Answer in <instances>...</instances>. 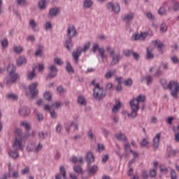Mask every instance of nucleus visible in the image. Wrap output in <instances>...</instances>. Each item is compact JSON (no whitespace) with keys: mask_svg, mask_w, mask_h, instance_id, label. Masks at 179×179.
Segmentation results:
<instances>
[{"mask_svg":"<svg viewBox=\"0 0 179 179\" xmlns=\"http://www.w3.org/2000/svg\"><path fill=\"white\" fill-rule=\"evenodd\" d=\"M152 51H153V48H152V47H148L147 48V53H146L147 59H153V58H155V55H153V52H152Z\"/></svg>","mask_w":179,"mask_h":179,"instance_id":"27","label":"nucleus"},{"mask_svg":"<svg viewBox=\"0 0 179 179\" xmlns=\"http://www.w3.org/2000/svg\"><path fill=\"white\" fill-rule=\"evenodd\" d=\"M8 155L13 159H17L19 157V150L13 148L10 150Z\"/></svg>","mask_w":179,"mask_h":179,"instance_id":"21","label":"nucleus"},{"mask_svg":"<svg viewBox=\"0 0 179 179\" xmlns=\"http://www.w3.org/2000/svg\"><path fill=\"white\" fill-rule=\"evenodd\" d=\"M145 15L148 19H149V20H155V15H153V13L148 11L145 13Z\"/></svg>","mask_w":179,"mask_h":179,"instance_id":"58","label":"nucleus"},{"mask_svg":"<svg viewBox=\"0 0 179 179\" xmlns=\"http://www.w3.org/2000/svg\"><path fill=\"white\" fill-rule=\"evenodd\" d=\"M54 62L55 64H57V65H62V64H64V62L62 61V58H59V57H55L54 59Z\"/></svg>","mask_w":179,"mask_h":179,"instance_id":"54","label":"nucleus"},{"mask_svg":"<svg viewBox=\"0 0 179 179\" xmlns=\"http://www.w3.org/2000/svg\"><path fill=\"white\" fill-rule=\"evenodd\" d=\"M41 149H43V145H41V143H39L34 149V151L36 153H38V152H40V150H41Z\"/></svg>","mask_w":179,"mask_h":179,"instance_id":"63","label":"nucleus"},{"mask_svg":"<svg viewBox=\"0 0 179 179\" xmlns=\"http://www.w3.org/2000/svg\"><path fill=\"white\" fill-rule=\"evenodd\" d=\"M158 15L159 16H166L167 15V10H166V8L163 5L158 9Z\"/></svg>","mask_w":179,"mask_h":179,"instance_id":"35","label":"nucleus"},{"mask_svg":"<svg viewBox=\"0 0 179 179\" xmlns=\"http://www.w3.org/2000/svg\"><path fill=\"white\" fill-rule=\"evenodd\" d=\"M159 31L161 33H166L167 31V24L166 22H162L159 26Z\"/></svg>","mask_w":179,"mask_h":179,"instance_id":"43","label":"nucleus"},{"mask_svg":"<svg viewBox=\"0 0 179 179\" xmlns=\"http://www.w3.org/2000/svg\"><path fill=\"white\" fill-rule=\"evenodd\" d=\"M57 91L59 93V94H62L66 92L65 89L63 88L62 86H59L57 87Z\"/></svg>","mask_w":179,"mask_h":179,"instance_id":"60","label":"nucleus"},{"mask_svg":"<svg viewBox=\"0 0 179 179\" xmlns=\"http://www.w3.org/2000/svg\"><path fill=\"white\" fill-rule=\"evenodd\" d=\"M90 45H92V43H90V41H87L84 44L83 48H82V51L84 54H86V52L90 50Z\"/></svg>","mask_w":179,"mask_h":179,"instance_id":"33","label":"nucleus"},{"mask_svg":"<svg viewBox=\"0 0 179 179\" xmlns=\"http://www.w3.org/2000/svg\"><path fill=\"white\" fill-rule=\"evenodd\" d=\"M45 30L49 31L52 29V23L50 21H47L44 24Z\"/></svg>","mask_w":179,"mask_h":179,"instance_id":"40","label":"nucleus"},{"mask_svg":"<svg viewBox=\"0 0 179 179\" xmlns=\"http://www.w3.org/2000/svg\"><path fill=\"white\" fill-rule=\"evenodd\" d=\"M132 83H134V81L131 78H128L124 81L125 86H132Z\"/></svg>","mask_w":179,"mask_h":179,"instance_id":"62","label":"nucleus"},{"mask_svg":"<svg viewBox=\"0 0 179 179\" xmlns=\"http://www.w3.org/2000/svg\"><path fill=\"white\" fill-rule=\"evenodd\" d=\"M82 46H79L76 50L73 52V58L75 59L76 64L79 62V57L82 55Z\"/></svg>","mask_w":179,"mask_h":179,"instance_id":"12","label":"nucleus"},{"mask_svg":"<svg viewBox=\"0 0 179 179\" xmlns=\"http://www.w3.org/2000/svg\"><path fill=\"white\" fill-rule=\"evenodd\" d=\"M83 6L85 9H89L93 6V0H84Z\"/></svg>","mask_w":179,"mask_h":179,"instance_id":"31","label":"nucleus"},{"mask_svg":"<svg viewBox=\"0 0 179 179\" xmlns=\"http://www.w3.org/2000/svg\"><path fill=\"white\" fill-rule=\"evenodd\" d=\"M106 8L108 10L113 12V13H115L116 15H118L121 10V7L118 3H113V2H109L106 4Z\"/></svg>","mask_w":179,"mask_h":179,"instance_id":"7","label":"nucleus"},{"mask_svg":"<svg viewBox=\"0 0 179 179\" xmlns=\"http://www.w3.org/2000/svg\"><path fill=\"white\" fill-rule=\"evenodd\" d=\"M121 108V102L118 101L115 106H113V108L112 109L113 113H118V110Z\"/></svg>","mask_w":179,"mask_h":179,"instance_id":"41","label":"nucleus"},{"mask_svg":"<svg viewBox=\"0 0 179 179\" xmlns=\"http://www.w3.org/2000/svg\"><path fill=\"white\" fill-rule=\"evenodd\" d=\"M132 40H134V41H138V40H141V34H134L132 37H131Z\"/></svg>","mask_w":179,"mask_h":179,"instance_id":"59","label":"nucleus"},{"mask_svg":"<svg viewBox=\"0 0 179 179\" xmlns=\"http://www.w3.org/2000/svg\"><path fill=\"white\" fill-rule=\"evenodd\" d=\"M107 52H108L112 58L110 62V66H115V65H117L120 64V61H121V55L120 53L115 55V48H114L111 45H108L106 48Z\"/></svg>","mask_w":179,"mask_h":179,"instance_id":"2","label":"nucleus"},{"mask_svg":"<svg viewBox=\"0 0 179 179\" xmlns=\"http://www.w3.org/2000/svg\"><path fill=\"white\" fill-rule=\"evenodd\" d=\"M78 34V31H76V29L73 26L69 27L67 29V36H69V38H72V37H75Z\"/></svg>","mask_w":179,"mask_h":179,"instance_id":"15","label":"nucleus"},{"mask_svg":"<svg viewBox=\"0 0 179 179\" xmlns=\"http://www.w3.org/2000/svg\"><path fill=\"white\" fill-rule=\"evenodd\" d=\"M8 176L10 178L17 179L19 178V169H15L16 167V164H12L9 163L8 164Z\"/></svg>","mask_w":179,"mask_h":179,"instance_id":"6","label":"nucleus"},{"mask_svg":"<svg viewBox=\"0 0 179 179\" xmlns=\"http://www.w3.org/2000/svg\"><path fill=\"white\" fill-rule=\"evenodd\" d=\"M157 175V172L156 171V169L150 171V177L154 178L156 177Z\"/></svg>","mask_w":179,"mask_h":179,"instance_id":"64","label":"nucleus"},{"mask_svg":"<svg viewBox=\"0 0 179 179\" xmlns=\"http://www.w3.org/2000/svg\"><path fill=\"white\" fill-rule=\"evenodd\" d=\"M22 176H26V174H29L30 173V168L29 166H26L20 171Z\"/></svg>","mask_w":179,"mask_h":179,"instance_id":"49","label":"nucleus"},{"mask_svg":"<svg viewBox=\"0 0 179 179\" xmlns=\"http://www.w3.org/2000/svg\"><path fill=\"white\" fill-rule=\"evenodd\" d=\"M139 103L134 98L130 101V107L132 111V115L136 117L138 115V111L139 110Z\"/></svg>","mask_w":179,"mask_h":179,"instance_id":"8","label":"nucleus"},{"mask_svg":"<svg viewBox=\"0 0 179 179\" xmlns=\"http://www.w3.org/2000/svg\"><path fill=\"white\" fill-rule=\"evenodd\" d=\"M73 170L75 171V173H77L78 174H83L82 175V178L83 179H86L89 176H86L85 173H83V171L82 170V167L80 166H76L73 168Z\"/></svg>","mask_w":179,"mask_h":179,"instance_id":"18","label":"nucleus"},{"mask_svg":"<svg viewBox=\"0 0 179 179\" xmlns=\"http://www.w3.org/2000/svg\"><path fill=\"white\" fill-rule=\"evenodd\" d=\"M59 12H61V8H59V7L52 8L49 10L48 17L49 19H53V17H57V15H59Z\"/></svg>","mask_w":179,"mask_h":179,"instance_id":"10","label":"nucleus"},{"mask_svg":"<svg viewBox=\"0 0 179 179\" xmlns=\"http://www.w3.org/2000/svg\"><path fill=\"white\" fill-rule=\"evenodd\" d=\"M172 3L173 4V10L176 12H178L179 10V1H176L174 0L172 1Z\"/></svg>","mask_w":179,"mask_h":179,"instance_id":"52","label":"nucleus"},{"mask_svg":"<svg viewBox=\"0 0 179 179\" xmlns=\"http://www.w3.org/2000/svg\"><path fill=\"white\" fill-rule=\"evenodd\" d=\"M64 47L67 49V50H71L72 48V47H73V43H72V38H69L65 43H64Z\"/></svg>","mask_w":179,"mask_h":179,"instance_id":"30","label":"nucleus"},{"mask_svg":"<svg viewBox=\"0 0 179 179\" xmlns=\"http://www.w3.org/2000/svg\"><path fill=\"white\" fill-rule=\"evenodd\" d=\"M20 125L21 127H24L27 131H29L31 128L30 123H29L28 122H22L20 123Z\"/></svg>","mask_w":179,"mask_h":179,"instance_id":"51","label":"nucleus"},{"mask_svg":"<svg viewBox=\"0 0 179 179\" xmlns=\"http://www.w3.org/2000/svg\"><path fill=\"white\" fill-rule=\"evenodd\" d=\"M116 73H117L116 69H113L112 71L109 70L106 73L105 78L106 79H111V78H113V76H115Z\"/></svg>","mask_w":179,"mask_h":179,"instance_id":"24","label":"nucleus"},{"mask_svg":"<svg viewBox=\"0 0 179 179\" xmlns=\"http://www.w3.org/2000/svg\"><path fill=\"white\" fill-rule=\"evenodd\" d=\"M159 171L161 173H162L163 174H167L169 171H167V168H166V166H164V165H162L160 167Z\"/></svg>","mask_w":179,"mask_h":179,"instance_id":"61","label":"nucleus"},{"mask_svg":"<svg viewBox=\"0 0 179 179\" xmlns=\"http://www.w3.org/2000/svg\"><path fill=\"white\" fill-rule=\"evenodd\" d=\"M34 113L35 114H36L38 121H43V120L44 119L43 114L38 113L36 109L34 110Z\"/></svg>","mask_w":179,"mask_h":179,"instance_id":"56","label":"nucleus"},{"mask_svg":"<svg viewBox=\"0 0 179 179\" xmlns=\"http://www.w3.org/2000/svg\"><path fill=\"white\" fill-rule=\"evenodd\" d=\"M134 17L135 14L134 13H130L124 15V17H123V20L126 23H129V22H131V20H132Z\"/></svg>","mask_w":179,"mask_h":179,"instance_id":"22","label":"nucleus"},{"mask_svg":"<svg viewBox=\"0 0 179 179\" xmlns=\"http://www.w3.org/2000/svg\"><path fill=\"white\" fill-rule=\"evenodd\" d=\"M97 51L99 52L102 62H107V61H108V54H107L106 49L103 47L100 48V45H99V43H94L92 48V52L96 54Z\"/></svg>","mask_w":179,"mask_h":179,"instance_id":"4","label":"nucleus"},{"mask_svg":"<svg viewBox=\"0 0 179 179\" xmlns=\"http://www.w3.org/2000/svg\"><path fill=\"white\" fill-rule=\"evenodd\" d=\"M86 159L88 163H93L94 162V155H93V152L90 151L88 152L86 155Z\"/></svg>","mask_w":179,"mask_h":179,"instance_id":"29","label":"nucleus"},{"mask_svg":"<svg viewBox=\"0 0 179 179\" xmlns=\"http://www.w3.org/2000/svg\"><path fill=\"white\" fill-rule=\"evenodd\" d=\"M115 136L119 141H122V142H127V136H125V134L120 133L116 134Z\"/></svg>","mask_w":179,"mask_h":179,"instance_id":"38","label":"nucleus"},{"mask_svg":"<svg viewBox=\"0 0 179 179\" xmlns=\"http://www.w3.org/2000/svg\"><path fill=\"white\" fill-rule=\"evenodd\" d=\"M8 44H9V43L8 42L7 38L3 39L1 41V47H2L3 50H5V49L8 48Z\"/></svg>","mask_w":179,"mask_h":179,"instance_id":"46","label":"nucleus"},{"mask_svg":"<svg viewBox=\"0 0 179 179\" xmlns=\"http://www.w3.org/2000/svg\"><path fill=\"white\" fill-rule=\"evenodd\" d=\"M78 103L80 104V106H86L87 101H86V98H85L84 96H79L78 98Z\"/></svg>","mask_w":179,"mask_h":179,"instance_id":"32","label":"nucleus"},{"mask_svg":"<svg viewBox=\"0 0 179 179\" xmlns=\"http://www.w3.org/2000/svg\"><path fill=\"white\" fill-rule=\"evenodd\" d=\"M99 171V166L97 165H92L88 166V173L89 174H96Z\"/></svg>","mask_w":179,"mask_h":179,"instance_id":"23","label":"nucleus"},{"mask_svg":"<svg viewBox=\"0 0 179 179\" xmlns=\"http://www.w3.org/2000/svg\"><path fill=\"white\" fill-rule=\"evenodd\" d=\"M168 89H169V90H172V92H171V95L172 96V97H174V99L178 98L179 83L177 81H170L168 85Z\"/></svg>","mask_w":179,"mask_h":179,"instance_id":"5","label":"nucleus"},{"mask_svg":"<svg viewBox=\"0 0 179 179\" xmlns=\"http://www.w3.org/2000/svg\"><path fill=\"white\" fill-rule=\"evenodd\" d=\"M15 71H16V66H15V65H13V64H10V65L8 66V75L12 74V73H16Z\"/></svg>","mask_w":179,"mask_h":179,"instance_id":"39","label":"nucleus"},{"mask_svg":"<svg viewBox=\"0 0 179 179\" xmlns=\"http://www.w3.org/2000/svg\"><path fill=\"white\" fill-rule=\"evenodd\" d=\"M140 145L143 148H150V142L149 141V137L143 138L140 142Z\"/></svg>","mask_w":179,"mask_h":179,"instance_id":"25","label":"nucleus"},{"mask_svg":"<svg viewBox=\"0 0 179 179\" xmlns=\"http://www.w3.org/2000/svg\"><path fill=\"white\" fill-rule=\"evenodd\" d=\"M152 45H155V47H157V48L159 50V52H163V48H164V44L163 43L160 42L158 40H155L152 41Z\"/></svg>","mask_w":179,"mask_h":179,"instance_id":"16","label":"nucleus"},{"mask_svg":"<svg viewBox=\"0 0 179 179\" xmlns=\"http://www.w3.org/2000/svg\"><path fill=\"white\" fill-rule=\"evenodd\" d=\"M66 71L69 73H73V72H74L73 68L72 67V66L71 65V63H69V62H67Z\"/></svg>","mask_w":179,"mask_h":179,"instance_id":"55","label":"nucleus"},{"mask_svg":"<svg viewBox=\"0 0 179 179\" xmlns=\"http://www.w3.org/2000/svg\"><path fill=\"white\" fill-rule=\"evenodd\" d=\"M48 3H50V0H39L38 3V6L40 10H45V9H47Z\"/></svg>","mask_w":179,"mask_h":179,"instance_id":"14","label":"nucleus"},{"mask_svg":"<svg viewBox=\"0 0 179 179\" xmlns=\"http://www.w3.org/2000/svg\"><path fill=\"white\" fill-rule=\"evenodd\" d=\"M37 86H38V83H32L31 84H30L29 85L28 89H29L30 92H34V90H36Z\"/></svg>","mask_w":179,"mask_h":179,"instance_id":"42","label":"nucleus"},{"mask_svg":"<svg viewBox=\"0 0 179 179\" xmlns=\"http://www.w3.org/2000/svg\"><path fill=\"white\" fill-rule=\"evenodd\" d=\"M122 114L123 115H124V117H130L131 118H136V116H133L132 115V110H131V113H129V112L127 111V110H123L122 112Z\"/></svg>","mask_w":179,"mask_h":179,"instance_id":"50","label":"nucleus"},{"mask_svg":"<svg viewBox=\"0 0 179 179\" xmlns=\"http://www.w3.org/2000/svg\"><path fill=\"white\" fill-rule=\"evenodd\" d=\"M36 69L37 66H35L33 67L32 71L28 73V79H29V80H33V79H34V77L36 76Z\"/></svg>","mask_w":179,"mask_h":179,"instance_id":"28","label":"nucleus"},{"mask_svg":"<svg viewBox=\"0 0 179 179\" xmlns=\"http://www.w3.org/2000/svg\"><path fill=\"white\" fill-rule=\"evenodd\" d=\"M60 173L56 176L55 179H62V176L64 179H66V171L64 166L60 167Z\"/></svg>","mask_w":179,"mask_h":179,"instance_id":"19","label":"nucleus"},{"mask_svg":"<svg viewBox=\"0 0 179 179\" xmlns=\"http://www.w3.org/2000/svg\"><path fill=\"white\" fill-rule=\"evenodd\" d=\"M23 131L20 129L15 130V138L13 144V149H17L23 150L24 149V145H23Z\"/></svg>","mask_w":179,"mask_h":179,"instance_id":"1","label":"nucleus"},{"mask_svg":"<svg viewBox=\"0 0 179 179\" xmlns=\"http://www.w3.org/2000/svg\"><path fill=\"white\" fill-rule=\"evenodd\" d=\"M134 99L141 104V103H144L146 100V96L145 94H140Z\"/></svg>","mask_w":179,"mask_h":179,"instance_id":"36","label":"nucleus"},{"mask_svg":"<svg viewBox=\"0 0 179 179\" xmlns=\"http://www.w3.org/2000/svg\"><path fill=\"white\" fill-rule=\"evenodd\" d=\"M43 50L44 47H43V45H39L38 48L35 52V57H41V55H43Z\"/></svg>","mask_w":179,"mask_h":179,"instance_id":"37","label":"nucleus"},{"mask_svg":"<svg viewBox=\"0 0 179 179\" xmlns=\"http://www.w3.org/2000/svg\"><path fill=\"white\" fill-rule=\"evenodd\" d=\"M19 114L21 117H27L30 114V109L27 107H22L19 110Z\"/></svg>","mask_w":179,"mask_h":179,"instance_id":"17","label":"nucleus"},{"mask_svg":"<svg viewBox=\"0 0 179 179\" xmlns=\"http://www.w3.org/2000/svg\"><path fill=\"white\" fill-rule=\"evenodd\" d=\"M160 138H162V134L160 133L157 134L154 137L152 140L154 150H157V149H159V145H160Z\"/></svg>","mask_w":179,"mask_h":179,"instance_id":"11","label":"nucleus"},{"mask_svg":"<svg viewBox=\"0 0 179 179\" xmlns=\"http://www.w3.org/2000/svg\"><path fill=\"white\" fill-rule=\"evenodd\" d=\"M17 78H19V76L16 73L8 74V76L6 78L7 85H13V83L17 80Z\"/></svg>","mask_w":179,"mask_h":179,"instance_id":"9","label":"nucleus"},{"mask_svg":"<svg viewBox=\"0 0 179 179\" xmlns=\"http://www.w3.org/2000/svg\"><path fill=\"white\" fill-rule=\"evenodd\" d=\"M27 64V59L24 56H21L17 59V66H22V65H26Z\"/></svg>","mask_w":179,"mask_h":179,"instance_id":"20","label":"nucleus"},{"mask_svg":"<svg viewBox=\"0 0 179 179\" xmlns=\"http://www.w3.org/2000/svg\"><path fill=\"white\" fill-rule=\"evenodd\" d=\"M70 127H73L74 129H76V131L79 130V124L78 122L70 121Z\"/></svg>","mask_w":179,"mask_h":179,"instance_id":"48","label":"nucleus"},{"mask_svg":"<svg viewBox=\"0 0 179 179\" xmlns=\"http://www.w3.org/2000/svg\"><path fill=\"white\" fill-rule=\"evenodd\" d=\"M145 80L147 85L149 86V85H152V83L153 82V78L148 75L145 77Z\"/></svg>","mask_w":179,"mask_h":179,"instance_id":"57","label":"nucleus"},{"mask_svg":"<svg viewBox=\"0 0 179 179\" xmlns=\"http://www.w3.org/2000/svg\"><path fill=\"white\" fill-rule=\"evenodd\" d=\"M7 96H8V99H10V100H17V99H19V96H17V95L13 93L8 94Z\"/></svg>","mask_w":179,"mask_h":179,"instance_id":"53","label":"nucleus"},{"mask_svg":"<svg viewBox=\"0 0 179 179\" xmlns=\"http://www.w3.org/2000/svg\"><path fill=\"white\" fill-rule=\"evenodd\" d=\"M13 50L17 54H20L21 52H23V48L20 45L14 46Z\"/></svg>","mask_w":179,"mask_h":179,"instance_id":"47","label":"nucleus"},{"mask_svg":"<svg viewBox=\"0 0 179 179\" xmlns=\"http://www.w3.org/2000/svg\"><path fill=\"white\" fill-rule=\"evenodd\" d=\"M43 97L45 100L50 101L51 100V97H52V94L50 92L47 91L44 93Z\"/></svg>","mask_w":179,"mask_h":179,"instance_id":"44","label":"nucleus"},{"mask_svg":"<svg viewBox=\"0 0 179 179\" xmlns=\"http://www.w3.org/2000/svg\"><path fill=\"white\" fill-rule=\"evenodd\" d=\"M17 5L19 6H27V0H16Z\"/></svg>","mask_w":179,"mask_h":179,"instance_id":"45","label":"nucleus"},{"mask_svg":"<svg viewBox=\"0 0 179 179\" xmlns=\"http://www.w3.org/2000/svg\"><path fill=\"white\" fill-rule=\"evenodd\" d=\"M92 85L94 86V97L96 100H101L103 97H106V93L103 87H100L99 83H96V80H92Z\"/></svg>","mask_w":179,"mask_h":179,"instance_id":"3","label":"nucleus"},{"mask_svg":"<svg viewBox=\"0 0 179 179\" xmlns=\"http://www.w3.org/2000/svg\"><path fill=\"white\" fill-rule=\"evenodd\" d=\"M57 73H58V69L57 66L52 64L49 66V78H55L57 76Z\"/></svg>","mask_w":179,"mask_h":179,"instance_id":"13","label":"nucleus"},{"mask_svg":"<svg viewBox=\"0 0 179 179\" xmlns=\"http://www.w3.org/2000/svg\"><path fill=\"white\" fill-rule=\"evenodd\" d=\"M171 3H173V1H165L163 3V6L165 7V9H167L169 12H171V10H173V6H171Z\"/></svg>","mask_w":179,"mask_h":179,"instance_id":"34","label":"nucleus"},{"mask_svg":"<svg viewBox=\"0 0 179 179\" xmlns=\"http://www.w3.org/2000/svg\"><path fill=\"white\" fill-rule=\"evenodd\" d=\"M29 27L31 28L33 31H38V27L37 26V22L34 20H29Z\"/></svg>","mask_w":179,"mask_h":179,"instance_id":"26","label":"nucleus"}]
</instances>
